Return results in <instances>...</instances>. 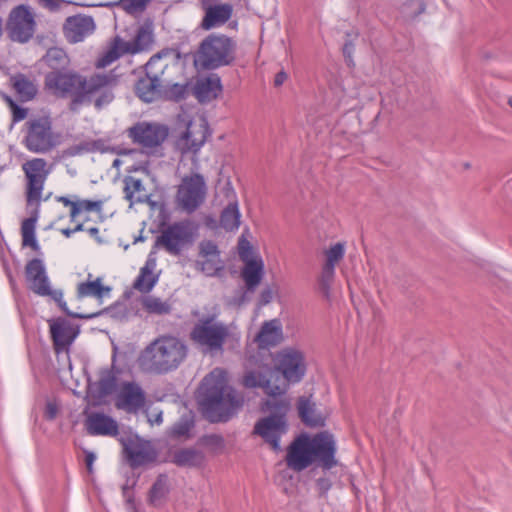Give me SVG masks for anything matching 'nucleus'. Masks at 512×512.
Instances as JSON below:
<instances>
[{"label":"nucleus","instance_id":"f257e3e1","mask_svg":"<svg viewBox=\"0 0 512 512\" xmlns=\"http://www.w3.org/2000/svg\"><path fill=\"white\" fill-rule=\"evenodd\" d=\"M200 405L211 422L228 421L244 404V397L227 383L225 372L214 369L200 386Z\"/></svg>","mask_w":512,"mask_h":512},{"label":"nucleus","instance_id":"f03ea898","mask_svg":"<svg viewBox=\"0 0 512 512\" xmlns=\"http://www.w3.org/2000/svg\"><path fill=\"white\" fill-rule=\"evenodd\" d=\"M335 452L336 444L330 433L320 432L312 438L303 434L289 445L285 461L287 466L296 472L305 470L314 462L329 470L338 463Z\"/></svg>","mask_w":512,"mask_h":512},{"label":"nucleus","instance_id":"7ed1b4c3","mask_svg":"<svg viewBox=\"0 0 512 512\" xmlns=\"http://www.w3.org/2000/svg\"><path fill=\"white\" fill-rule=\"evenodd\" d=\"M188 352L189 348L181 338L170 334L161 335L141 351L138 365L146 373L168 374L185 362Z\"/></svg>","mask_w":512,"mask_h":512},{"label":"nucleus","instance_id":"20e7f679","mask_svg":"<svg viewBox=\"0 0 512 512\" xmlns=\"http://www.w3.org/2000/svg\"><path fill=\"white\" fill-rule=\"evenodd\" d=\"M115 82L112 74H94L89 79L72 72L52 71L45 77L46 87L56 96H73L71 109L91 103L92 96Z\"/></svg>","mask_w":512,"mask_h":512},{"label":"nucleus","instance_id":"39448f33","mask_svg":"<svg viewBox=\"0 0 512 512\" xmlns=\"http://www.w3.org/2000/svg\"><path fill=\"white\" fill-rule=\"evenodd\" d=\"M189 337L203 353L210 355L223 353L225 345L233 349L240 341L239 334L234 332L230 325L218 320L214 314L198 319Z\"/></svg>","mask_w":512,"mask_h":512},{"label":"nucleus","instance_id":"423d86ee","mask_svg":"<svg viewBox=\"0 0 512 512\" xmlns=\"http://www.w3.org/2000/svg\"><path fill=\"white\" fill-rule=\"evenodd\" d=\"M237 42L220 33L207 35L193 55V63L201 70H216L230 66L236 60Z\"/></svg>","mask_w":512,"mask_h":512},{"label":"nucleus","instance_id":"0eeeda50","mask_svg":"<svg viewBox=\"0 0 512 512\" xmlns=\"http://www.w3.org/2000/svg\"><path fill=\"white\" fill-rule=\"evenodd\" d=\"M288 399H267L262 406L270 415L258 420L253 434L260 436L274 451H280V438L287 431L285 415L289 410Z\"/></svg>","mask_w":512,"mask_h":512},{"label":"nucleus","instance_id":"6e6552de","mask_svg":"<svg viewBox=\"0 0 512 512\" xmlns=\"http://www.w3.org/2000/svg\"><path fill=\"white\" fill-rule=\"evenodd\" d=\"M23 134V146L34 154L50 153L60 144L50 115L31 116L24 124Z\"/></svg>","mask_w":512,"mask_h":512},{"label":"nucleus","instance_id":"1a4fd4ad","mask_svg":"<svg viewBox=\"0 0 512 512\" xmlns=\"http://www.w3.org/2000/svg\"><path fill=\"white\" fill-rule=\"evenodd\" d=\"M25 278L28 288L33 293L42 297H49L55 301L67 315L77 319H89L98 315V313L82 314L69 311L66 302L63 301L62 290L51 288L45 265L41 259L34 258L27 262L25 266Z\"/></svg>","mask_w":512,"mask_h":512},{"label":"nucleus","instance_id":"9d476101","mask_svg":"<svg viewBox=\"0 0 512 512\" xmlns=\"http://www.w3.org/2000/svg\"><path fill=\"white\" fill-rule=\"evenodd\" d=\"M152 42V32L143 27L138 29L132 41H125L120 36H115L95 65L97 68H105L125 54H136L148 49Z\"/></svg>","mask_w":512,"mask_h":512},{"label":"nucleus","instance_id":"9b49d317","mask_svg":"<svg viewBox=\"0 0 512 512\" xmlns=\"http://www.w3.org/2000/svg\"><path fill=\"white\" fill-rule=\"evenodd\" d=\"M177 129H183L175 141L176 149L182 154L199 151L208 134V126L204 119L192 120L186 113L178 115Z\"/></svg>","mask_w":512,"mask_h":512},{"label":"nucleus","instance_id":"f8f14e48","mask_svg":"<svg viewBox=\"0 0 512 512\" xmlns=\"http://www.w3.org/2000/svg\"><path fill=\"white\" fill-rule=\"evenodd\" d=\"M25 175V197L28 205L39 206L45 182L50 174L48 162L44 158H32L22 164Z\"/></svg>","mask_w":512,"mask_h":512},{"label":"nucleus","instance_id":"ddd939ff","mask_svg":"<svg viewBox=\"0 0 512 512\" xmlns=\"http://www.w3.org/2000/svg\"><path fill=\"white\" fill-rule=\"evenodd\" d=\"M35 28V15L29 6L18 5L10 11L6 23V31L12 41L19 43L28 42L33 37Z\"/></svg>","mask_w":512,"mask_h":512},{"label":"nucleus","instance_id":"4468645a","mask_svg":"<svg viewBox=\"0 0 512 512\" xmlns=\"http://www.w3.org/2000/svg\"><path fill=\"white\" fill-rule=\"evenodd\" d=\"M206 192L207 187L202 175L186 176L182 179L177 190V204L183 211L190 214L204 202Z\"/></svg>","mask_w":512,"mask_h":512},{"label":"nucleus","instance_id":"2eb2a0df","mask_svg":"<svg viewBox=\"0 0 512 512\" xmlns=\"http://www.w3.org/2000/svg\"><path fill=\"white\" fill-rule=\"evenodd\" d=\"M272 373L268 364L259 365L257 369H247L241 383L246 388H262L268 399H287V383L282 381L281 384H271Z\"/></svg>","mask_w":512,"mask_h":512},{"label":"nucleus","instance_id":"dca6fc26","mask_svg":"<svg viewBox=\"0 0 512 512\" xmlns=\"http://www.w3.org/2000/svg\"><path fill=\"white\" fill-rule=\"evenodd\" d=\"M275 368L281 372L284 382H299L306 372L304 355L294 348H284L274 357Z\"/></svg>","mask_w":512,"mask_h":512},{"label":"nucleus","instance_id":"f3484780","mask_svg":"<svg viewBox=\"0 0 512 512\" xmlns=\"http://www.w3.org/2000/svg\"><path fill=\"white\" fill-rule=\"evenodd\" d=\"M129 137L144 148L160 146L168 137L169 129L158 123L140 122L129 128Z\"/></svg>","mask_w":512,"mask_h":512},{"label":"nucleus","instance_id":"a211bd4d","mask_svg":"<svg viewBox=\"0 0 512 512\" xmlns=\"http://www.w3.org/2000/svg\"><path fill=\"white\" fill-rule=\"evenodd\" d=\"M191 236L190 225L186 222H177L162 231L155 241V247H162L170 254L178 255Z\"/></svg>","mask_w":512,"mask_h":512},{"label":"nucleus","instance_id":"6ab92c4d","mask_svg":"<svg viewBox=\"0 0 512 512\" xmlns=\"http://www.w3.org/2000/svg\"><path fill=\"white\" fill-rule=\"evenodd\" d=\"M181 55L174 48H164L154 54L145 65V74L148 77L169 86L168 73L171 64H175Z\"/></svg>","mask_w":512,"mask_h":512},{"label":"nucleus","instance_id":"aec40b11","mask_svg":"<svg viewBox=\"0 0 512 512\" xmlns=\"http://www.w3.org/2000/svg\"><path fill=\"white\" fill-rule=\"evenodd\" d=\"M146 404V393L136 382H123L115 399V407L137 414Z\"/></svg>","mask_w":512,"mask_h":512},{"label":"nucleus","instance_id":"412c9836","mask_svg":"<svg viewBox=\"0 0 512 512\" xmlns=\"http://www.w3.org/2000/svg\"><path fill=\"white\" fill-rule=\"evenodd\" d=\"M95 28L96 24L92 16L76 14L66 18L62 30L66 40L75 44L93 34Z\"/></svg>","mask_w":512,"mask_h":512},{"label":"nucleus","instance_id":"4be33fe9","mask_svg":"<svg viewBox=\"0 0 512 512\" xmlns=\"http://www.w3.org/2000/svg\"><path fill=\"white\" fill-rule=\"evenodd\" d=\"M124 453L132 468L154 462L157 452L149 441L139 438L124 443Z\"/></svg>","mask_w":512,"mask_h":512},{"label":"nucleus","instance_id":"5701e85b","mask_svg":"<svg viewBox=\"0 0 512 512\" xmlns=\"http://www.w3.org/2000/svg\"><path fill=\"white\" fill-rule=\"evenodd\" d=\"M196 264L207 276H214L223 270L224 265L220 259V251L214 242L203 240L199 243V260Z\"/></svg>","mask_w":512,"mask_h":512},{"label":"nucleus","instance_id":"b1692460","mask_svg":"<svg viewBox=\"0 0 512 512\" xmlns=\"http://www.w3.org/2000/svg\"><path fill=\"white\" fill-rule=\"evenodd\" d=\"M50 333L56 352L66 350L74 341L78 331L66 319L49 320Z\"/></svg>","mask_w":512,"mask_h":512},{"label":"nucleus","instance_id":"393cba45","mask_svg":"<svg viewBox=\"0 0 512 512\" xmlns=\"http://www.w3.org/2000/svg\"><path fill=\"white\" fill-rule=\"evenodd\" d=\"M222 90L220 77L212 74L196 82L193 87V94L199 102L206 103L215 100L222 93Z\"/></svg>","mask_w":512,"mask_h":512},{"label":"nucleus","instance_id":"a878e982","mask_svg":"<svg viewBox=\"0 0 512 512\" xmlns=\"http://www.w3.org/2000/svg\"><path fill=\"white\" fill-rule=\"evenodd\" d=\"M86 428L90 435L116 436L119 433L117 422L103 413H91L87 417Z\"/></svg>","mask_w":512,"mask_h":512},{"label":"nucleus","instance_id":"bb28decb","mask_svg":"<svg viewBox=\"0 0 512 512\" xmlns=\"http://www.w3.org/2000/svg\"><path fill=\"white\" fill-rule=\"evenodd\" d=\"M232 15V7L229 4L209 6L205 10V16L201 22V28L210 30L225 24Z\"/></svg>","mask_w":512,"mask_h":512},{"label":"nucleus","instance_id":"cd10ccee","mask_svg":"<svg viewBox=\"0 0 512 512\" xmlns=\"http://www.w3.org/2000/svg\"><path fill=\"white\" fill-rule=\"evenodd\" d=\"M282 340V329L277 319L265 322L255 337L260 348H268L279 344Z\"/></svg>","mask_w":512,"mask_h":512},{"label":"nucleus","instance_id":"c85d7f7f","mask_svg":"<svg viewBox=\"0 0 512 512\" xmlns=\"http://www.w3.org/2000/svg\"><path fill=\"white\" fill-rule=\"evenodd\" d=\"M264 275V264L261 259H248L242 270L241 276L248 291L253 292L261 283Z\"/></svg>","mask_w":512,"mask_h":512},{"label":"nucleus","instance_id":"c756f323","mask_svg":"<svg viewBox=\"0 0 512 512\" xmlns=\"http://www.w3.org/2000/svg\"><path fill=\"white\" fill-rule=\"evenodd\" d=\"M164 86L161 82L154 81V79L146 75L136 82L134 90L142 101L150 103L160 96L161 89Z\"/></svg>","mask_w":512,"mask_h":512},{"label":"nucleus","instance_id":"7c9ffc66","mask_svg":"<svg viewBox=\"0 0 512 512\" xmlns=\"http://www.w3.org/2000/svg\"><path fill=\"white\" fill-rule=\"evenodd\" d=\"M10 81L13 89L22 101L32 100L38 92L35 81L22 73L13 75Z\"/></svg>","mask_w":512,"mask_h":512},{"label":"nucleus","instance_id":"2f4dec72","mask_svg":"<svg viewBox=\"0 0 512 512\" xmlns=\"http://www.w3.org/2000/svg\"><path fill=\"white\" fill-rule=\"evenodd\" d=\"M205 461V455L196 448H182L173 453L172 462L179 467H198Z\"/></svg>","mask_w":512,"mask_h":512},{"label":"nucleus","instance_id":"473e14b6","mask_svg":"<svg viewBox=\"0 0 512 512\" xmlns=\"http://www.w3.org/2000/svg\"><path fill=\"white\" fill-rule=\"evenodd\" d=\"M299 415L302 421L310 427H320L324 425V417L317 412L316 404L307 398H300L298 404Z\"/></svg>","mask_w":512,"mask_h":512},{"label":"nucleus","instance_id":"72a5a7b5","mask_svg":"<svg viewBox=\"0 0 512 512\" xmlns=\"http://www.w3.org/2000/svg\"><path fill=\"white\" fill-rule=\"evenodd\" d=\"M155 261L148 260L144 267L141 268L140 274L136 278L133 288L142 293H148L155 286L158 276L153 273Z\"/></svg>","mask_w":512,"mask_h":512},{"label":"nucleus","instance_id":"f704fd0d","mask_svg":"<svg viewBox=\"0 0 512 512\" xmlns=\"http://www.w3.org/2000/svg\"><path fill=\"white\" fill-rule=\"evenodd\" d=\"M37 219L38 209L36 208L33 214L29 218L24 219L21 224L22 246L30 247L35 252H38L40 249L35 237Z\"/></svg>","mask_w":512,"mask_h":512},{"label":"nucleus","instance_id":"c9c22d12","mask_svg":"<svg viewBox=\"0 0 512 512\" xmlns=\"http://www.w3.org/2000/svg\"><path fill=\"white\" fill-rule=\"evenodd\" d=\"M110 291L109 287H104L101 279L97 278L94 281L81 282L77 286V297L84 298L88 296L101 299L105 293Z\"/></svg>","mask_w":512,"mask_h":512},{"label":"nucleus","instance_id":"e433bc0d","mask_svg":"<svg viewBox=\"0 0 512 512\" xmlns=\"http://www.w3.org/2000/svg\"><path fill=\"white\" fill-rule=\"evenodd\" d=\"M220 225L227 231L235 230L240 225V212L236 201L224 208L220 216Z\"/></svg>","mask_w":512,"mask_h":512},{"label":"nucleus","instance_id":"4c0bfd02","mask_svg":"<svg viewBox=\"0 0 512 512\" xmlns=\"http://www.w3.org/2000/svg\"><path fill=\"white\" fill-rule=\"evenodd\" d=\"M168 493V477L165 474H160L150 489L149 502L154 506H158L162 500L165 499Z\"/></svg>","mask_w":512,"mask_h":512},{"label":"nucleus","instance_id":"58836bf2","mask_svg":"<svg viewBox=\"0 0 512 512\" xmlns=\"http://www.w3.org/2000/svg\"><path fill=\"white\" fill-rule=\"evenodd\" d=\"M117 378L112 370L101 371L100 378L97 383V398L102 399L111 395L116 391Z\"/></svg>","mask_w":512,"mask_h":512},{"label":"nucleus","instance_id":"ea45409f","mask_svg":"<svg viewBox=\"0 0 512 512\" xmlns=\"http://www.w3.org/2000/svg\"><path fill=\"white\" fill-rule=\"evenodd\" d=\"M324 263L323 267L334 269L339 264L345 255V243L337 242L331 245L328 249L323 251Z\"/></svg>","mask_w":512,"mask_h":512},{"label":"nucleus","instance_id":"a19ab883","mask_svg":"<svg viewBox=\"0 0 512 512\" xmlns=\"http://www.w3.org/2000/svg\"><path fill=\"white\" fill-rule=\"evenodd\" d=\"M142 306L149 314L164 315L171 312V305L155 296H145L142 299Z\"/></svg>","mask_w":512,"mask_h":512},{"label":"nucleus","instance_id":"79ce46f5","mask_svg":"<svg viewBox=\"0 0 512 512\" xmlns=\"http://www.w3.org/2000/svg\"><path fill=\"white\" fill-rule=\"evenodd\" d=\"M335 278V270L322 266L320 276L318 278V288L323 297L331 300V287Z\"/></svg>","mask_w":512,"mask_h":512},{"label":"nucleus","instance_id":"37998d69","mask_svg":"<svg viewBox=\"0 0 512 512\" xmlns=\"http://www.w3.org/2000/svg\"><path fill=\"white\" fill-rule=\"evenodd\" d=\"M426 9V4L423 0H407L402 5V13L409 18H415L422 14Z\"/></svg>","mask_w":512,"mask_h":512},{"label":"nucleus","instance_id":"c03bdc74","mask_svg":"<svg viewBox=\"0 0 512 512\" xmlns=\"http://www.w3.org/2000/svg\"><path fill=\"white\" fill-rule=\"evenodd\" d=\"M124 184V192L126 194V198L130 201H133V199L135 198V194L140 193L144 190L142 181L132 176L126 177L124 179Z\"/></svg>","mask_w":512,"mask_h":512},{"label":"nucleus","instance_id":"a18cd8bd","mask_svg":"<svg viewBox=\"0 0 512 512\" xmlns=\"http://www.w3.org/2000/svg\"><path fill=\"white\" fill-rule=\"evenodd\" d=\"M151 0H120L118 5L130 14L142 12Z\"/></svg>","mask_w":512,"mask_h":512},{"label":"nucleus","instance_id":"49530a36","mask_svg":"<svg viewBox=\"0 0 512 512\" xmlns=\"http://www.w3.org/2000/svg\"><path fill=\"white\" fill-rule=\"evenodd\" d=\"M103 206V201L97 200H83V199H76V208H77V217L82 212H90V211H96L98 213H101Z\"/></svg>","mask_w":512,"mask_h":512},{"label":"nucleus","instance_id":"de8ad7c7","mask_svg":"<svg viewBox=\"0 0 512 512\" xmlns=\"http://www.w3.org/2000/svg\"><path fill=\"white\" fill-rule=\"evenodd\" d=\"M114 78H116L114 76ZM117 82V79H115V82L105 88H102L97 93H100V95L94 100V105L97 109H101L103 106L109 104L113 99L114 95L111 91V87L114 86Z\"/></svg>","mask_w":512,"mask_h":512},{"label":"nucleus","instance_id":"09e8293b","mask_svg":"<svg viewBox=\"0 0 512 512\" xmlns=\"http://www.w3.org/2000/svg\"><path fill=\"white\" fill-rule=\"evenodd\" d=\"M81 149L87 151V152H101V153H105V152H108L110 151V147L107 143V141L103 140V139H97V140H91V141H86L84 143L81 144Z\"/></svg>","mask_w":512,"mask_h":512},{"label":"nucleus","instance_id":"8fccbe9b","mask_svg":"<svg viewBox=\"0 0 512 512\" xmlns=\"http://www.w3.org/2000/svg\"><path fill=\"white\" fill-rule=\"evenodd\" d=\"M163 88H168L170 95L176 100L183 99L187 93V84H171L169 82V86H164Z\"/></svg>","mask_w":512,"mask_h":512},{"label":"nucleus","instance_id":"3c124183","mask_svg":"<svg viewBox=\"0 0 512 512\" xmlns=\"http://www.w3.org/2000/svg\"><path fill=\"white\" fill-rule=\"evenodd\" d=\"M11 112L13 123L22 121L28 116V109L18 106L15 102H11Z\"/></svg>","mask_w":512,"mask_h":512},{"label":"nucleus","instance_id":"603ef678","mask_svg":"<svg viewBox=\"0 0 512 512\" xmlns=\"http://www.w3.org/2000/svg\"><path fill=\"white\" fill-rule=\"evenodd\" d=\"M190 429L191 424L188 421H180L173 426L172 433L174 436L181 437L187 435Z\"/></svg>","mask_w":512,"mask_h":512},{"label":"nucleus","instance_id":"864d4df0","mask_svg":"<svg viewBox=\"0 0 512 512\" xmlns=\"http://www.w3.org/2000/svg\"><path fill=\"white\" fill-rule=\"evenodd\" d=\"M353 51H354V44L352 41L348 40L345 42L343 48H342V52H343V55H344V58L346 60V63L349 67H353L354 66V60H353Z\"/></svg>","mask_w":512,"mask_h":512},{"label":"nucleus","instance_id":"5fc2aeb1","mask_svg":"<svg viewBox=\"0 0 512 512\" xmlns=\"http://www.w3.org/2000/svg\"><path fill=\"white\" fill-rule=\"evenodd\" d=\"M57 201L63 203V205L70 207V219L75 221L77 218L76 200H71L66 196L57 197Z\"/></svg>","mask_w":512,"mask_h":512},{"label":"nucleus","instance_id":"6e6d98bb","mask_svg":"<svg viewBox=\"0 0 512 512\" xmlns=\"http://www.w3.org/2000/svg\"><path fill=\"white\" fill-rule=\"evenodd\" d=\"M59 412L58 405L55 402H47L45 407L44 416L48 420H54Z\"/></svg>","mask_w":512,"mask_h":512},{"label":"nucleus","instance_id":"4d7b16f0","mask_svg":"<svg viewBox=\"0 0 512 512\" xmlns=\"http://www.w3.org/2000/svg\"><path fill=\"white\" fill-rule=\"evenodd\" d=\"M37 1L42 7L46 8L50 11H56V10L60 9L61 5L63 3H65L64 0H37Z\"/></svg>","mask_w":512,"mask_h":512},{"label":"nucleus","instance_id":"13d9d810","mask_svg":"<svg viewBox=\"0 0 512 512\" xmlns=\"http://www.w3.org/2000/svg\"><path fill=\"white\" fill-rule=\"evenodd\" d=\"M273 296H274V292L271 288H265L261 294H260V304L261 305H267L269 304L272 299H273Z\"/></svg>","mask_w":512,"mask_h":512},{"label":"nucleus","instance_id":"bf43d9fd","mask_svg":"<svg viewBox=\"0 0 512 512\" xmlns=\"http://www.w3.org/2000/svg\"><path fill=\"white\" fill-rule=\"evenodd\" d=\"M204 440L207 445H213L216 447L223 446V438L219 435H209L206 436Z\"/></svg>","mask_w":512,"mask_h":512},{"label":"nucleus","instance_id":"052dcab7","mask_svg":"<svg viewBox=\"0 0 512 512\" xmlns=\"http://www.w3.org/2000/svg\"><path fill=\"white\" fill-rule=\"evenodd\" d=\"M317 487L319 489V491L324 494L326 493L330 487H331V482L329 479H326V478H319L317 480Z\"/></svg>","mask_w":512,"mask_h":512},{"label":"nucleus","instance_id":"680f3d73","mask_svg":"<svg viewBox=\"0 0 512 512\" xmlns=\"http://www.w3.org/2000/svg\"><path fill=\"white\" fill-rule=\"evenodd\" d=\"M94 461H95L94 453L93 452H86L85 463H86L87 471L90 474L93 472V463H94Z\"/></svg>","mask_w":512,"mask_h":512},{"label":"nucleus","instance_id":"e2e57ef3","mask_svg":"<svg viewBox=\"0 0 512 512\" xmlns=\"http://www.w3.org/2000/svg\"><path fill=\"white\" fill-rule=\"evenodd\" d=\"M249 250H250L249 242H244V241L239 242V256L245 262H246V252Z\"/></svg>","mask_w":512,"mask_h":512},{"label":"nucleus","instance_id":"0e129e2a","mask_svg":"<svg viewBox=\"0 0 512 512\" xmlns=\"http://www.w3.org/2000/svg\"><path fill=\"white\" fill-rule=\"evenodd\" d=\"M286 79H287V74H286V72H284L282 70L276 74L275 79H274V85L276 87H279L286 81Z\"/></svg>","mask_w":512,"mask_h":512},{"label":"nucleus","instance_id":"69168bd1","mask_svg":"<svg viewBox=\"0 0 512 512\" xmlns=\"http://www.w3.org/2000/svg\"><path fill=\"white\" fill-rule=\"evenodd\" d=\"M149 422L154 424H160L162 422V412L157 413L154 418H149Z\"/></svg>","mask_w":512,"mask_h":512},{"label":"nucleus","instance_id":"338daca9","mask_svg":"<svg viewBox=\"0 0 512 512\" xmlns=\"http://www.w3.org/2000/svg\"><path fill=\"white\" fill-rule=\"evenodd\" d=\"M88 233L91 235V236H97L98 233H99V230L97 227H90L87 229Z\"/></svg>","mask_w":512,"mask_h":512},{"label":"nucleus","instance_id":"774afa93","mask_svg":"<svg viewBox=\"0 0 512 512\" xmlns=\"http://www.w3.org/2000/svg\"><path fill=\"white\" fill-rule=\"evenodd\" d=\"M62 234L65 235L66 237H70L74 232V228L73 229H70V228H66V229H63L62 231Z\"/></svg>","mask_w":512,"mask_h":512}]
</instances>
